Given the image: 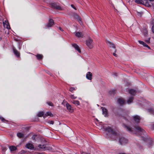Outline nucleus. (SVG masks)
Masks as SVG:
<instances>
[{
    "mask_svg": "<svg viewBox=\"0 0 154 154\" xmlns=\"http://www.w3.org/2000/svg\"><path fill=\"white\" fill-rule=\"evenodd\" d=\"M124 128L129 132L131 133H134L135 131H137L140 133L141 134L143 135L142 136V137L143 138V140L147 141L148 143L149 147H150L151 146L153 145L154 144V142L151 139H148V136L146 132L141 127L137 126H133V127L128 125H124Z\"/></svg>",
    "mask_w": 154,
    "mask_h": 154,
    "instance_id": "f257e3e1",
    "label": "nucleus"
},
{
    "mask_svg": "<svg viewBox=\"0 0 154 154\" xmlns=\"http://www.w3.org/2000/svg\"><path fill=\"white\" fill-rule=\"evenodd\" d=\"M25 147L27 149L31 150H51L52 149V148L51 147H46L45 145H39L37 148H35L34 146L31 143H27Z\"/></svg>",
    "mask_w": 154,
    "mask_h": 154,
    "instance_id": "f03ea898",
    "label": "nucleus"
},
{
    "mask_svg": "<svg viewBox=\"0 0 154 154\" xmlns=\"http://www.w3.org/2000/svg\"><path fill=\"white\" fill-rule=\"evenodd\" d=\"M106 130L107 132V135H109V137L111 138L113 140H116L119 136V134L110 127L106 128Z\"/></svg>",
    "mask_w": 154,
    "mask_h": 154,
    "instance_id": "7ed1b4c3",
    "label": "nucleus"
},
{
    "mask_svg": "<svg viewBox=\"0 0 154 154\" xmlns=\"http://www.w3.org/2000/svg\"><path fill=\"white\" fill-rule=\"evenodd\" d=\"M45 2L48 4H49L50 7L51 8H54L56 9L59 10H62L63 9L59 5H57L56 3H51L49 2L48 0H45Z\"/></svg>",
    "mask_w": 154,
    "mask_h": 154,
    "instance_id": "20e7f679",
    "label": "nucleus"
},
{
    "mask_svg": "<svg viewBox=\"0 0 154 154\" xmlns=\"http://www.w3.org/2000/svg\"><path fill=\"white\" fill-rule=\"evenodd\" d=\"M128 142V140L125 138V137L123 136L120 137L119 140V142L120 144L124 145L127 143Z\"/></svg>",
    "mask_w": 154,
    "mask_h": 154,
    "instance_id": "39448f33",
    "label": "nucleus"
},
{
    "mask_svg": "<svg viewBox=\"0 0 154 154\" xmlns=\"http://www.w3.org/2000/svg\"><path fill=\"white\" fill-rule=\"evenodd\" d=\"M92 42V40L90 38L88 39L86 41V45L89 48H93Z\"/></svg>",
    "mask_w": 154,
    "mask_h": 154,
    "instance_id": "423d86ee",
    "label": "nucleus"
},
{
    "mask_svg": "<svg viewBox=\"0 0 154 154\" xmlns=\"http://www.w3.org/2000/svg\"><path fill=\"white\" fill-rule=\"evenodd\" d=\"M54 24V20L51 19H49V22L48 24L46 25V26L47 27H51Z\"/></svg>",
    "mask_w": 154,
    "mask_h": 154,
    "instance_id": "0eeeda50",
    "label": "nucleus"
},
{
    "mask_svg": "<svg viewBox=\"0 0 154 154\" xmlns=\"http://www.w3.org/2000/svg\"><path fill=\"white\" fill-rule=\"evenodd\" d=\"M106 43L107 45L110 47L114 48V51L115 52L116 51V47L115 45L112 43L108 41H106Z\"/></svg>",
    "mask_w": 154,
    "mask_h": 154,
    "instance_id": "6e6552de",
    "label": "nucleus"
},
{
    "mask_svg": "<svg viewBox=\"0 0 154 154\" xmlns=\"http://www.w3.org/2000/svg\"><path fill=\"white\" fill-rule=\"evenodd\" d=\"M66 107L68 110L70 112L73 111V109L71 106L68 103H66Z\"/></svg>",
    "mask_w": 154,
    "mask_h": 154,
    "instance_id": "1a4fd4ad",
    "label": "nucleus"
},
{
    "mask_svg": "<svg viewBox=\"0 0 154 154\" xmlns=\"http://www.w3.org/2000/svg\"><path fill=\"white\" fill-rule=\"evenodd\" d=\"M3 23L5 27L7 28L8 29H10V25L7 20H5L3 22Z\"/></svg>",
    "mask_w": 154,
    "mask_h": 154,
    "instance_id": "9d476101",
    "label": "nucleus"
},
{
    "mask_svg": "<svg viewBox=\"0 0 154 154\" xmlns=\"http://www.w3.org/2000/svg\"><path fill=\"white\" fill-rule=\"evenodd\" d=\"M101 109L102 110L103 115L105 117L107 116L108 115V112L107 109L103 107H101Z\"/></svg>",
    "mask_w": 154,
    "mask_h": 154,
    "instance_id": "9b49d317",
    "label": "nucleus"
},
{
    "mask_svg": "<svg viewBox=\"0 0 154 154\" xmlns=\"http://www.w3.org/2000/svg\"><path fill=\"white\" fill-rule=\"evenodd\" d=\"M133 119L136 122L138 123L139 122L140 118V116L137 115L134 116Z\"/></svg>",
    "mask_w": 154,
    "mask_h": 154,
    "instance_id": "f8f14e48",
    "label": "nucleus"
},
{
    "mask_svg": "<svg viewBox=\"0 0 154 154\" xmlns=\"http://www.w3.org/2000/svg\"><path fill=\"white\" fill-rule=\"evenodd\" d=\"M92 76V73L90 72H88L86 74V77L87 79L89 80H91Z\"/></svg>",
    "mask_w": 154,
    "mask_h": 154,
    "instance_id": "ddd939ff",
    "label": "nucleus"
},
{
    "mask_svg": "<svg viewBox=\"0 0 154 154\" xmlns=\"http://www.w3.org/2000/svg\"><path fill=\"white\" fill-rule=\"evenodd\" d=\"M72 45L75 49L77 50L79 53H80L81 52V50L78 45L75 44H72Z\"/></svg>",
    "mask_w": 154,
    "mask_h": 154,
    "instance_id": "4468645a",
    "label": "nucleus"
},
{
    "mask_svg": "<svg viewBox=\"0 0 154 154\" xmlns=\"http://www.w3.org/2000/svg\"><path fill=\"white\" fill-rule=\"evenodd\" d=\"M75 35L78 37H82L84 34L81 32H75Z\"/></svg>",
    "mask_w": 154,
    "mask_h": 154,
    "instance_id": "2eb2a0df",
    "label": "nucleus"
},
{
    "mask_svg": "<svg viewBox=\"0 0 154 154\" xmlns=\"http://www.w3.org/2000/svg\"><path fill=\"white\" fill-rule=\"evenodd\" d=\"M117 102L120 105H122L125 103L124 101L122 99L119 98Z\"/></svg>",
    "mask_w": 154,
    "mask_h": 154,
    "instance_id": "dca6fc26",
    "label": "nucleus"
},
{
    "mask_svg": "<svg viewBox=\"0 0 154 154\" xmlns=\"http://www.w3.org/2000/svg\"><path fill=\"white\" fill-rule=\"evenodd\" d=\"M14 53L17 57H18L20 56V53L15 48H13Z\"/></svg>",
    "mask_w": 154,
    "mask_h": 154,
    "instance_id": "f3484780",
    "label": "nucleus"
},
{
    "mask_svg": "<svg viewBox=\"0 0 154 154\" xmlns=\"http://www.w3.org/2000/svg\"><path fill=\"white\" fill-rule=\"evenodd\" d=\"M128 91L129 93L132 95H135L136 93V91L132 89H129L128 90Z\"/></svg>",
    "mask_w": 154,
    "mask_h": 154,
    "instance_id": "a211bd4d",
    "label": "nucleus"
},
{
    "mask_svg": "<svg viewBox=\"0 0 154 154\" xmlns=\"http://www.w3.org/2000/svg\"><path fill=\"white\" fill-rule=\"evenodd\" d=\"M135 2L137 4H143L145 5V3L142 0H135Z\"/></svg>",
    "mask_w": 154,
    "mask_h": 154,
    "instance_id": "6ab92c4d",
    "label": "nucleus"
},
{
    "mask_svg": "<svg viewBox=\"0 0 154 154\" xmlns=\"http://www.w3.org/2000/svg\"><path fill=\"white\" fill-rule=\"evenodd\" d=\"M148 111L151 114H152L154 115V109L152 108L149 109H148ZM152 126L154 128V124L152 125Z\"/></svg>",
    "mask_w": 154,
    "mask_h": 154,
    "instance_id": "aec40b11",
    "label": "nucleus"
},
{
    "mask_svg": "<svg viewBox=\"0 0 154 154\" xmlns=\"http://www.w3.org/2000/svg\"><path fill=\"white\" fill-rule=\"evenodd\" d=\"M17 136L19 138H21L24 137V134L21 132H19L17 134Z\"/></svg>",
    "mask_w": 154,
    "mask_h": 154,
    "instance_id": "412c9836",
    "label": "nucleus"
},
{
    "mask_svg": "<svg viewBox=\"0 0 154 154\" xmlns=\"http://www.w3.org/2000/svg\"><path fill=\"white\" fill-rule=\"evenodd\" d=\"M152 30V32L154 33V19H152L151 21Z\"/></svg>",
    "mask_w": 154,
    "mask_h": 154,
    "instance_id": "4be33fe9",
    "label": "nucleus"
},
{
    "mask_svg": "<svg viewBox=\"0 0 154 154\" xmlns=\"http://www.w3.org/2000/svg\"><path fill=\"white\" fill-rule=\"evenodd\" d=\"M52 116L53 115L51 113V112H47L44 116V117L45 118L47 116Z\"/></svg>",
    "mask_w": 154,
    "mask_h": 154,
    "instance_id": "5701e85b",
    "label": "nucleus"
},
{
    "mask_svg": "<svg viewBox=\"0 0 154 154\" xmlns=\"http://www.w3.org/2000/svg\"><path fill=\"white\" fill-rule=\"evenodd\" d=\"M9 148L11 151H13L17 149V148L14 146H10Z\"/></svg>",
    "mask_w": 154,
    "mask_h": 154,
    "instance_id": "b1692460",
    "label": "nucleus"
},
{
    "mask_svg": "<svg viewBox=\"0 0 154 154\" xmlns=\"http://www.w3.org/2000/svg\"><path fill=\"white\" fill-rule=\"evenodd\" d=\"M134 99V98L133 97H131L128 100H127V103L130 104L132 103L133 102V100Z\"/></svg>",
    "mask_w": 154,
    "mask_h": 154,
    "instance_id": "393cba45",
    "label": "nucleus"
},
{
    "mask_svg": "<svg viewBox=\"0 0 154 154\" xmlns=\"http://www.w3.org/2000/svg\"><path fill=\"white\" fill-rule=\"evenodd\" d=\"M36 56L38 60H40L42 59L43 58V55L41 54H38Z\"/></svg>",
    "mask_w": 154,
    "mask_h": 154,
    "instance_id": "a878e982",
    "label": "nucleus"
},
{
    "mask_svg": "<svg viewBox=\"0 0 154 154\" xmlns=\"http://www.w3.org/2000/svg\"><path fill=\"white\" fill-rule=\"evenodd\" d=\"M145 3V5L147 7H150L151 6L147 2V0H142Z\"/></svg>",
    "mask_w": 154,
    "mask_h": 154,
    "instance_id": "bb28decb",
    "label": "nucleus"
},
{
    "mask_svg": "<svg viewBox=\"0 0 154 154\" xmlns=\"http://www.w3.org/2000/svg\"><path fill=\"white\" fill-rule=\"evenodd\" d=\"M72 103L75 105L77 106L79 105L80 104L79 101L78 100H73Z\"/></svg>",
    "mask_w": 154,
    "mask_h": 154,
    "instance_id": "cd10ccee",
    "label": "nucleus"
},
{
    "mask_svg": "<svg viewBox=\"0 0 154 154\" xmlns=\"http://www.w3.org/2000/svg\"><path fill=\"white\" fill-rule=\"evenodd\" d=\"M44 112H39L38 115L37 116L38 117H41L42 116L44 117Z\"/></svg>",
    "mask_w": 154,
    "mask_h": 154,
    "instance_id": "c85d7f7f",
    "label": "nucleus"
},
{
    "mask_svg": "<svg viewBox=\"0 0 154 154\" xmlns=\"http://www.w3.org/2000/svg\"><path fill=\"white\" fill-rule=\"evenodd\" d=\"M109 93H110L111 95H114L116 93V91L115 90H112V91H110L109 92Z\"/></svg>",
    "mask_w": 154,
    "mask_h": 154,
    "instance_id": "c756f323",
    "label": "nucleus"
},
{
    "mask_svg": "<svg viewBox=\"0 0 154 154\" xmlns=\"http://www.w3.org/2000/svg\"><path fill=\"white\" fill-rule=\"evenodd\" d=\"M75 90V88L74 87H70L69 89V91L71 92H73V91L74 90Z\"/></svg>",
    "mask_w": 154,
    "mask_h": 154,
    "instance_id": "7c9ffc66",
    "label": "nucleus"
},
{
    "mask_svg": "<svg viewBox=\"0 0 154 154\" xmlns=\"http://www.w3.org/2000/svg\"><path fill=\"white\" fill-rule=\"evenodd\" d=\"M70 97L71 98L73 99H75L76 98H77V97L76 96H75L73 94H71L70 95Z\"/></svg>",
    "mask_w": 154,
    "mask_h": 154,
    "instance_id": "2f4dec72",
    "label": "nucleus"
},
{
    "mask_svg": "<svg viewBox=\"0 0 154 154\" xmlns=\"http://www.w3.org/2000/svg\"><path fill=\"white\" fill-rule=\"evenodd\" d=\"M36 137L37 136L36 135H34L32 136V138L33 140H35Z\"/></svg>",
    "mask_w": 154,
    "mask_h": 154,
    "instance_id": "473e14b6",
    "label": "nucleus"
},
{
    "mask_svg": "<svg viewBox=\"0 0 154 154\" xmlns=\"http://www.w3.org/2000/svg\"><path fill=\"white\" fill-rule=\"evenodd\" d=\"M47 103L49 106H53V104L51 102H47Z\"/></svg>",
    "mask_w": 154,
    "mask_h": 154,
    "instance_id": "72a5a7b5",
    "label": "nucleus"
},
{
    "mask_svg": "<svg viewBox=\"0 0 154 154\" xmlns=\"http://www.w3.org/2000/svg\"><path fill=\"white\" fill-rule=\"evenodd\" d=\"M2 150L3 151L5 152L6 150V148L4 146L2 147Z\"/></svg>",
    "mask_w": 154,
    "mask_h": 154,
    "instance_id": "f704fd0d",
    "label": "nucleus"
},
{
    "mask_svg": "<svg viewBox=\"0 0 154 154\" xmlns=\"http://www.w3.org/2000/svg\"><path fill=\"white\" fill-rule=\"evenodd\" d=\"M0 119L3 122H4V121H8L7 120H5L3 117H2L1 116L0 117Z\"/></svg>",
    "mask_w": 154,
    "mask_h": 154,
    "instance_id": "c9c22d12",
    "label": "nucleus"
},
{
    "mask_svg": "<svg viewBox=\"0 0 154 154\" xmlns=\"http://www.w3.org/2000/svg\"><path fill=\"white\" fill-rule=\"evenodd\" d=\"M75 17L77 19H78L79 21H81L80 18L78 15H75Z\"/></svg>",
    "mask_w": 154,
    "mask_h": 154,
    "instance_id": "e433bc0d",
    "label": "nucleus"
},
{
    "mask_svg": "<svg viewBox=\"0 0 154 154\" xmlns=\"http://www.w3.org/2000/svg\"><path fill=\"white\" fill-rule=\"evenodd\" d=\"M142 14V13L137 12V14L139 16L141 17Z\"/></svg>",
    "mask_w": 154,
    "mask_h": 154,
    "instance_id": "4c0bfd02",
    "label": "nucleus"
},
{
    "mask_svg": "<svg viewBox=\"0 0 154 154\" xmlns=\"http://www.w3.org/2000/svg\"><path fill=\"white\" fill-rule=\"evenodd\" d=\"M138 42L140 44L142 45H143L144 44V42L143 41L139 40L138 41Z\"/></svg>",
    "mask_w": 154,
    "mask_h": 154,
    "instance_id": "58836bf2",
    "label": "nucleus"
},
{
    "mask_svg": "<svg viewBox=\"0 0 154 154\" xmlns=\"http://www.w3.org/2000/svg\"><path fill=\"white\" fill-rule=\"evenodd\" d=\"M48 123L50 124L53 125L54 124V122L52 121H50L48 122Z\"/></svg>",
    "mask_w": 154,
    "mask_h": 154,
    "instance_id": "ea45409f",
    "label": "nucleus"
},
{
    "mask_svg": "<svg viewBox=\"0 0 154 154\" xmlns=\"http://www.w3.org/2000/svg\"><path fill=\"white\" fill-rule=\"evenodd\" d=\"M71 7L72 8H73L75 9V10H76V8L73 5H71Z\"/></svg>",
    "mask_w": 154,
    "mask_h": 154,
    "instance_id": "a19ab883",
    "label": "nucleus"
},
{
    "mask_svg": "<svg viewBox=\"0 0 154 154\" xmlns=\"http://www.w3.org/2000/svg\"><path fill=\"white\" fill-rule=\"evenodd\" d=\"M149 41H150V38H149L148 39L146 40V42L147 43H149Z\"/></svg>",
    "mask_w": 154,
    "mask_h": 154,
    "instance_id": "79ce46f5",
    "label": "nucleus"
},
{
    "mask_svg": "<svg viewBox=\"0 0 154 154\" xmlns=\"http://www.w3.org/2000/svg\"><path fill=\"white\" fill-rule=\"evenodd\" d=\"M145 47H147L149 49H150V47L147 45H145Z\"/></svg>",
    "mask_w": 154,
    "mask_h": 154,
    "instance_id": "37998d69",
    "label": "nucleus"
},
{
    "mask_svg": "<svg viewBox=\"0 0 154 154\" xmlns=\"http://www.w3.org/2000/svg\"><path fill=\"white\" fill-rule=\"evenodd\" d=\"M82 154H90L88 153H86V152H82Z\"/></svg>",
    "mask_w": 154,
    "mask_h": 154,
    "instance_id": "c03bdc74",
    "label": "nucleus"
},
{
    "mask_svg": "<svg viewBox=\"0 0 154 154\" xmlns=\"http://www.w3.org/2000/svg\"><path fill=\"white\" fill-rule=\"evenodd\" d=\"M113 55L115 57H117V55L115 53H113Z\"/></svg>",
    "mask_w": 154,
    "mask_h": 154,
    "instance_id": "a18cd8bd",
    "label": "nucleus"
},
{
    "mask_svg": "<svg viewBox=\"0 0 154 154\" xmlns=\"http://www.w3.org/2000/svg\"><path fill=\"white\" fill-rule=\"evenodd\" d=\"M59 28L60 29V30L61 31H63V30L60 27H59Z\"/></svg>",
    "mask_w": 154,
    "mask_h": 154,
    "instance_id": "49530a36",
    "label": "nucleus"
},
{
    "mask_svg": "<svg viewBox=\"0 0 154 154\" xmlns=\"http://www.w3.org/2000/svg\"><path fill=\"white\" fill-rule=\"evenodd\" d=\"M145 45H146V43H144V44L143 45L144 47H145Z\"/></svg>",
    "mask_w": 154,
    "mask_h": 154,
    "instance_id": "de8ad7c7",
    "label": "nucleus"
},
{
    "mask_svg": "<svg viewBox=\"0 0 154 154\" xmlns=\"http://www.w3.org/2000/svg\"><path fill=\"white\" fill-rule=\"evenodd\" d=\"M119 154H126L125 153H120Z\"/></svg>",
    "mask_w": 154,
    "mask_h": 154,
    "instance_id": "09e8293b",
    "label": "nucleus"
},
{
    "mask_svg": "<svg viewBox=\"0 0 154 154\" xmlns=\"http://www.w3.org/2000/svg\"><path fill=\"white\" fill-rule=\"evenodd\" d=\"M2 39V38L1 37H0V40H1Z\"/></svg>",
    "mask_w": 154,
    "mask_h": 154,
    "instance_id": "8fccbe9b",
    "label": "nucleus"
},
{
    "mask_svg": "<svg viewBox=\"0 0 154 154\" xmlns=\"http://www.w3.org/2000/svg\"><path fill=\"white\" fill-rule=\"evenodd\" d=\"M154 0H149V1H153Z\"/></svg>",
    "mask_w": 154,
    "mask_h": 154,
    "instance_id": "3c124183",
    "label": "nucleus"
},
{
    "mask_svg": "<svg viewBox=\"0 0 154 154\" xmlns=\"http://www.w3.org/2000/svg\"><path fill=\"white\" fill-rule=\"evenodd\" d=\"M152 6L154 7V3L152 4Z\"/></svg>",
    "mask_w": 154,
    "mask_h": 154,
    "instance_id": "603ef678",
    "label": "nucleus"
}]
</instances>
